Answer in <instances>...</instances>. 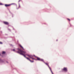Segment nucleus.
Here are the masks:
<instances>
[{
  "mask_svg": "<svg viewBox=\"0 0 74 74\" xmlns=\"http://www.w3.org/2000/svg\"><path fill=\"white\" fill-rule=\"evenodd\" d=\"M0 62H3V60L0 59Z\"/></svg>",
  "mask_w": 74,
  "mask_h": 74,
  "instance_id": "nucleus-12",
  "label": "nucleus"
},
{
  "mask_svg": "<svg viewBox=\"0 0 74 74\" xmlns=\"http://www.w3.org/2000/svg\"><path fill=\"white\" fill-rule=\"evenodd\" d=\"M67 19L69 21H70V19H69L68 18Z\"/></svg>",
  "mask_w": 74,
  "mask_h": 74,
  "instance_id": "nucleus-15",
  "label": "nucleus"
},
{
  "mask_svg": "<svg viewBox=\"0 0 74 74\" xmlns=\"http://www.w3.org/2000/svg\"><path fill=\"white\" fill-rule=\"evenodd\" d=\"M21 1V0H19V1H18V2H19V1Z\"/></svg>",
  "mask_w": 74,
  "mask_h": 74,
  "instance_id": "nucleus-20",
  "label": "nucleus"
},
{
  "mask_svg": "<svg viewBox=\"0 0 74 74\" xmlns=\"http://www.w3.org/2000/svg\"><path fill=\"white\" fill-rule=\"evenodd\" d=\"M51 73H52V74H53V72H51Z\"/></svg>",
  "mask_w": 74,
  "mask_h": 74,
  "instance_id": "nucleus-18",
  "label": "nucleus"
},
{
  "mask_svg": "<svg viewBox=\"0 0 74 74\" xmlns=\"http://www.w3.org/2000/svg\"><path fill=\"white\" fill-rule=\"evenodd\" d=\"M44 63H45V64H46V65H47V66L49 68V69H50L51 72H52V70H51V68L50 67H49V65H48V63H47L45 62H44Z\"/></svg>",
  "mask_w": 74,
  "mask_h": 74,
  "instance_id": "nucleus-4",
  "label": "nucleus"
},
{
  "mask_svg": "<svg viewBox=\"0 0 74 74\" xmlns=\"http://www.w3.org/2000/svg\"><path fill=\"white\" fill-rule=\"evenodd\" d=\"M13 51H15V49H13Z\"/></svg>",
  "mask_w": 74,
  "mask_h": 74,
  "instance_id": "nucleus-17",
  "label": "nucleus"
},
{
  "mask_svg": "<svg viewBox=\"0 0 74 74\" xmlns=\"http://www.w3.org/2000/svg\"><path fill=\"white\" fill-rule=\"evenodd\" d=\"M19 46H20V47H21V48H22V49H23V50H25V49H24V48H23V47H22V46L21 45H19Z\"/></svg>",
  "mask_w": 74,
  "mask_h": 74,
  "instance_id": "nucleus-8",
  "label": "nucleus"
},
{
  "mask_svg": "<svg viewBox=\"0 0 74 74\" xmlns=\"http://www.w3.org/2000/svg\"><path fill=\"white\" fill-rule=\"evenodd\" d=\"M6 62L7 63H8V62L6 61Z\"/></svg>",
  "mask_w": 74,
  "mask_h": 74,
  "instance_id": "nucleus-19",
  "label": "nucleus"
},
{
  "mask_svg": "<svg viewBox=\"0 0 74 74\" xmlns=\"http://www.w3.org/2000/svg\"><path fill=\"white\" fill-rule=\"evenodd\" d=\"M40 61H42V62H44V60H43V59H40Z\"/></svg>",
  "mask_w": 74,
  "mask_h": 74,
  "instance_id": "nucleus-10",
  "label": "nucleus"
},
{
  "mask_svg": "<svg viewBox=\"0 0 74 74\" xmlns=\"http://www.w3.org/2000/svg\"><path fill=\"white\" fill-rule=\"evenodd\" d=\"M12 4H14V5H16V7H17V5L16 4H15V3H11V4H10V5H12Z\"/></svg>",
  "mask_w": 74,
  "mask_h": 74,
  "instance_id": "nucleus-9",
  "label": "nucleus"
},
{
  "mask_svg": "<svg viewBox=\"0 0 74 74\" xmlns=\"http://www.w3.org/2000/svg\"><path fill=\"white\" fill-rule=\"evenodd\" d=\"M29 61H30V62H31V63H33V62H34V61H32L31 60H29Z\"/></svg>",
  "mask_w": 74,
  "mask_h": 74,
  "instance_id": "nucleus-13",
  "label": "nucleus"
},
{
  "mask_svg": "<svg viewBox=\"0 0 74 74\" xmlns=\"http://www.w3.org/2000/svg\"><path fill=\"white\" fill-rule=\"evenodd\" d=\"M28 57H29L30 58H31L33 60H40L41 58L35 56V55L34 56L32 55L26 54Z\"/></svg>",
  "mask_w": 74,
  "mask_h": 74,
  "instance_id": "nucleus-2",
  "label": "nucleus"
},
{
  "mask_svg": "<svg viewBox=\"0 0 74 74\" xmlns=\"http://www.w3.org/2000/svg\"><path fill=\"white\" fill-rule=\"evenodd\" d=\"M4 24H5V25H8V22H4Z\"/></svg>",
  "mask_w": 74,
  "mask_h": 74,
  "instance_id": "nucleus-6",
  "label": "nucleus"
},
{
  "mask_svg": "<svg viewBox=\"0 0 74 74\" xmlns=\"http://www.w3.org/2000/svg\"><path fill=\"white\" fill-rule=\"evenodd\" d=\"M10 5H7V4H5V7H9V6H10Z\"/></svg>",
  "mask_w": 74,
  "mask_h": 74,
  "instance_id": "nucleus-5",
  "label": "nucleus"
},
{
  "mask_svg": "<svg viewBox=\"0 0 74 74\" xmlns=\"http://www.w3.org/2000/svg\"><path fill=\"white\" fill-rule=\"evenodd\" d=\"M5 51L2 52V54H5Z\"/></svg>",
  "mask_w": 74,
  "mask_h": 74,
  "instance_id": "nucleus-11",
  "label": "nucleus"
},
{
  "mask_svg": "<svg viewBox=\"0 0 74 74\" xmlns=\"http://www.w3.org/2000/svg\"><path fill=\"white\" fill-rule=\"evenodd\" d=\"M9 30H10V29H9Z\"/></svg>",
  "mask_w": 74,
  "mask_h": 74,
  "instance_id": "nucleus-21",
  "label": "nucleus"
},
{
  "mask_svg": "<svg viewBox=\"0 0 74 74\" xmlns=\"http://www.w3.org/2000/svg\"><path fill=\"white\" fill-rule=\"evenodd\" d=\"M18 7H19L18 8H16V9L17 10L19 9V8H20L21 7V5H20V4L18 3Z\"/></svg>",
  "mask_w": 74,
  "mask_h": 74,
  "instance_id": "nucleus-7",
  "label": "nucleus"
},
{
  "mask_svg": "<svg viewBox=\"0 0 74 74\" xmlns=\"http://www.w3.org/2000/svg\"><path fill=\"white\" fill-rule=\"evenodd\" d=\"M17 50H18V51L17 52V53H19V54H20V55H23V56L25 58H26L27 59V60H30L29 59V58L27 57H26V56L25 55H27H27H28V54H26V52L25 51H23L22 50H21V49H20L18 48L17 49Z\"/></svg>",
  "mask_w": 74,
  "mask_h": 74,
  "instance_id": "nucleus-1",
  "label": "nucleus"
},
{
  "mask_svg": "<svg viewBox=\"0 0 74 74\" xmlns=\"http://www.w3.org/2000/svg\"><path fill=\"white\" fill-rule=\"evenodd\" d=\"M62 71H64L65 73H67L68 71L67 70V67H64L62 69Z\"/></svg>",
  "mask_w": 74,
  "mask_h": 74,
  "instance_id": "nucleus-3",
  "label": "nucleus"
},
{
  "mask_svg": "<svg viewBox=\"0 0 74 74\" xmlns=\"http://www.w3.org/2000/svg\"><path fill=\"white\" fill-rule=\"evenodd\" d=\"M0 5H3V4L1 3H0Z\"/></svg>",
  "mask_w": 74,
  "mask_h": 74,
  "instance_id": "nucleus-16",
  "label": "nucleus"
},
{
  "mask_svg": "<svg viewBox=\"0 0 74 74\" xmlns=\"http://www.w3.org/2000/svg\"><path fill=\"white\" fill-rule=\"evenodd\" d=\"M0 44H3V43L1 42H0Z\"/></svg>",
  "mask_w": 74,
  "mask_h": 74,
  "instance_id": "nucleus-14",
  "label": "nucleus"
}]
</instances>
